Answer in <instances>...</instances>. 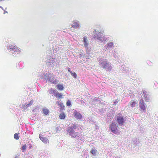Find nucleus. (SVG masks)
Listing matches in <instances>:
<instances>
[{
	"instance_id": "1",
	"label": "nucleus",
	"mask_w": 158,
	"mask_h": 158,
	"mask_svg": "<svg viewBox=\"0 0 158 158\" xmlns=\"http://www.w3.org/2000/svg\"><path fill=\"white\" fill-rule=\"evenodd\" d=\"M98 61L99 65L100 68L105 69L106 70L110 71L113 69V67L111 64L109 62L107 59L102 58H98Z\"/></svg>"
},
{
	"instance_id": "2",
	"label": "nucleus",
	"mask_w": 158,
	"mask_h": 158,
	"mask_svg": "<svg viewBox=\"0 0 158 158\" xmlns=\"http://www.w3.org/2000/svg\"><path fill=\"white\" fill-rule=\"evenodd\" d=\"M93 38L95 40L101 43L104 42L107 40L106 37L102 35L100 32H98L97 34L94 35Z\"/></svg>"
},
{
	"instance_id": "3",
	"label": "nucleus",
	"mask_w": 158,
	"mask_h": 158,
	"mask_svg": "<svg viewBox=\"0 0 158 158\" xmlns=\"http://www.w3.org/2000/svg\"><path fill=\"white\" fill-rule=\"evenodd\" d=\"M7 48L9 52L12 51L16 53H19L21 52L17 46L11 44L8 45Z\"/></svg>"
},
{
	"instance_id": "4",
	"label": "nucleus",
	"mask_w": 158,
	"mask_h": 158,
	"mask_svg": "<svg viewBox=\"0 0 158 158\" xmlns=\"http://www.w3.org/2000/svg\"><path fill=\"white\" fill-rule=\"evenodd\" d=\"M117 127L116 123L115 122L113 123L110 125V130L113 133L118 135L119 134V132Z\"/></svg>"
},
{
	"instance_id": "5",
	"label": "nucleus",
	"mask_w": 158,
	"mask_h": 158,
	"mask_svg": "<svg viewBox=\"0 0 158 158\" xmlns=\"http://www.w3.org/2000/svg\"><path fill=\"white\" fill-rule=\"evenodd\" d=\"M67 131L69 135L72 138H75L77 137V133L71 129V128H70L69 129L67 128Z\"/></svg>"
},
{
	"instance_id": "6",
	"label": "nucleus",
	"mask_w": 158,
	"mask_h": 158,
	"mask_svg": "<svg viewBox=\"0 0 158 158\" xmlns=\"http://www.w3.org/2000/svg\"><path fill=\"white\" fill-rule=\"evenodd\" d=\"M139 106L141 110H142V112H145L146 110V105L144 103L143 100L142 99H140L139 102Z\"/></svg>"
},
{
	"instance_id": "7",
	"label": "nucleus",
	"mask_w": 158,
	"mask_h": 158,
	"mask_svg": "<svg viewBox=\"0 0 158 158\" xmlns=\"http://www.w3.org/2000/svg\"><path fill=\"white\" fill-rule=\"evenodd\" d=\"M143 93V97L144 99L146 102H148L150 100V95L146 91L143 89L142 90Z\"/></svg>"
},
{
	"instance_id": "8",
	"label": "nucleus",
	"mask_w": 158,
	"mask_h": 158,
	"mask_svg": "<svg viewBox=\"0 0 158 158\" xmlns=\"http://www.w3.org/2000/svg\"><path fill=\"white\" fill-rule=\"evenodd\" d=\"M73 24L72 27L75 29H79L80 28V23L77 20H74L73 22Z\"/></svg>"
},
{
	"instance_id": "9",
	"label": "nucleus",
	"mask_w": 158,
	"mask_h": 158,
	"mask_svg": "<svg viewBox=\"0 0 158 158\" xmlns=\"http://www.w3.org/2000/svg\"><path fill=\"white\" fill-rule=\"evenodd\" d=\"M117 121L119 126H122L124 123V119L122 116H118Z\"/></svg>"
},
{
	"instance_id": "10",
	"label": "nucleus",
	"mask_w": 158,
	"mask_h": 158,
	"mask_svg": "<svg viewBox=\"0 0 158 158\" xmlns=\"http://www.w3.org/2000/svg\"><path fill=\"white\" fill-rule=\"evenodd\" d=\"M74 117L78 119H81L82 118V115L79 112L75 110L73 113Z\"/></svg>"
},
{
	"instance_id": "11",
	"label": "nucleus",
	"mask_w": 158,
	"mask_h": 158,
	"mask_svg": "<svg viewBox=\"0 0 158 158\" xmlns=\"http://www.w3.org/2000/svg\"><path fill=\"white\" fill-rule=\"evenodd\" d=\"M34 101L33 100H31L29 103H25L22 106V108L24 110H25L29 106H31L34 103Z\"/></svg>"
},
{
	"instance_id": "12",
	"label": "nucleus",
	"mask_w": 158,
	"mask_h": 158,
	"mask_svg": "<svg viewBox=\"0 0 158 158\" xmlns=\"http://www.w3.org/2000/svg\"><path fill=\"white\" fill-rule=\"evenodd\" d=\"M42 135L41 134H40L39 135V137L40 140L44 143L48 144L49 143V141L45 137H43Z\"/></svg>"
},
{
	"instance_id": "13",
	"label": "nucleus",
	"mask_w": 158,
	"mask_h": 158,
	"mask_svg": "<svg viewBox=\"0 0 158 158\" xmlns=\"http://www.w3.org/2000/svg\"><path fill=\"white\" fill-rule=\"evenodd\" d=\"M114 43L113 42L109 41L105 47V48L107 49L110 48H112L114 47Z\"/></svg>"
},
{
	"instance_id": "14",
	"label": "nucleus",
	"mask_w": 158,
	"mask_h": 158,
	"mask_svg": "<svg viewBox=\"0 0 158 158\" xmlns=\"http://www.w3.org/2000/svg\"><path fill=\"white\" fill-rule=\"evenodd\" d=\"M50 74V73H46L44 74H41L40 75V76L42 77V78L44 80H46V81H48V78L49 77Z\"/></svg>"
},
{
	"instance_id": "15",
	"label": "nucleus",
	"mask_w": 158,
	"mask_h": 158,
	"mask_svg": "<svg viewBox=\"0 0 158 158\" xmlns=\"http://www.w3.org/2000/svg\"><path fill=\"white\" fill-rule=\"evenodd\" d=\"M48 81H50L53 84H56L57 82V81H56V80H55V79L54 78L52 77V75L50 73V74L49 77L48 78Z\"/></svg>"
},
{
	"instance_id": "16",
	"label": "nucleus",
	"mask_w": 158,
	"mask_h": 158,
	"mask_svg": "<svg viewBox=\"0 0 158 158\" xmlns=\"http://www.w3.org/2000/svg\"><path fill=\"white\" fill-rule=\"evenodd\" d=\"M83 42H84V47L86 48H87V49H89L88 45V40L85 37H84L83 38Z\"/></svg>"
},
{
	"instance_id": "17",
	"label": "nucleus",
	"mask_w": 158,
	"mask_h": 158,
	"mask_svg": "<svg viewBox=\"0 0 158 158\" xmlns=\"http://www.w3.org/2000/svg\"><path fill=\"white\" fill-rule=\"evenodd\" d=\"M49 93L52 94L55 96L56 94L58 93V92L56 89H52L49 90Z\"/></svg>"
},
{
	"instance_id": "18",
	"label": "nucleus",
	"mask_w": 158,
	"mask_h": 158,
	"mask_svg": "<svg viewBox=\"0 0 158 158\" xmlns=\"http://www.w3.org/2000/svg\"><path fill=\"white\" fill-rule=\"evenodd\" d=\"M43 113L45 115H47L48 114L49 110L46 108H44L42 110Z\"/></svg>"
},
{
	"instance_id": "19",
	"label": "nucleus",
	"mask_w": 158,
	"mask_h": 158,
	"mask_svg": "<svg viewBox=\"0 0 158 158\" xmlns=\"http://www.w3.org/2000/svg\"><path fill=\"white\" fill-rule=\"evenodd\" d=\"M129 103L131 106L134 107L135 106V105L137 104V102L136 101L132 100Z\"/></svg>"
},
{
	"instance_id": "20",
	"label": "nucleus",
	"mask_w": 158,
	"mask_h": 158,
	"mask_svg": "<svg viewBox=\"0 0 158 158\" xmlns=\"http://www.w3.org/2000/svg\"><path fill=\"white\" fill-rule=\"evenodd\" d=\"M97 151L95 148H92L90 151V153L94 156H95L96 155Z\"/></svg>"
},
{
	"instance_id": "21",
	"label": "nucleus",
	"mask_w": 158,
	"mask_h": 158,
	"mask_svg": "<svg viewBox=\"0 0 158 158\" xmlns=\"http://www.w3.org/2000/svg\"><path fill=\"white\" fill-rule=\"evenodd\" d=\"M77 125L75 124H73L72 125L69 127L67 129H69L70 128H71L72 130H74V129H75L77 128Z\"/></svg>"
},
{
	"instance_id": "22",
	"label": "nucleus",
	"mask_w": 158,
	"mask_h": 158,
	"mask_svg": "<svg viewBox=\"0 0 158 158\" xmlns=\"http://www.w3.org/2000/svg\"><path fill=\"white\" fill-rule=\"evenodd\" d=\"M56 102L58 105L60 106L61 108H64V106L63 105V104L60 101H57Z\"/></svg>"
},
{
	"instance_id": "23",
	"label": "nucleus",
	"mask_w": 158,
	"mask_h": 158,
	"mask_svg": "<svg viewBox=\"0 0 158 158\" xmlns=\"http://www.w3.org/2000/svg\"><path fill=\"white\" fill-rule=\"evenodd\" d=\"M57 88L60 90H62L64 89V87L63 85L60 84H58L56 85Z\"/></svg>"
},
{
	"instance_id": "24",
	"label": "nucleus",
	"mask_w": 158,
	"mask_h": 158,
	"mask_svg": "<svg viewBox=\"0 0 158 158\" xmlns=\"http://www.w3.org/2000/svg\"><path fill=\"white\" fill-rule=\"evenodd\" d=\"M65 117V115L64 113H61L59 115V118L61 119H64Z\"/></svg>"
},
{
	"instance_id": "25",
	"label": "nucleus",
	"mask_w": 158,
	"mask_h": 158,
	"mask_svg": "<svg viewBox=\"0 0 158 158\" xmlns=\"http://www.w3.org/2000/svg\"><path fill=\"white\" fill-rule=\"evenodd\" d=\"M56 97L59 98H63V95L61 93H59L58 92L56 94Z\"/></svg>"
},
{
	"instance_id": "26",
	"label": "nucleus",
	"mask_w": 158,
	"mask_h": 158,
	"mask_svg": "<svg viewBox=\"0 0 158 158\" xmlns=\"http://www.w3.org/2000/svg\"><path fill=\"white\" fill-rule=\"evenodd\" d=\"M111 54L114 57V58H115L116 60H118V57L116 54V53L115 52V51H114V52H112Z\"/></svg>"
},
{
	"instance_id": "27",
	"label": "nucleus",
	"mask_w": 158,
	"mask_h": 158,
	"mask_svg": "<svg viewBox=\"0 0 158 158\" xmlns=\"http://www.w3.org/2000/svg\"><path fill=\"white\" fill-rule=\"evenodd\" d=\"M82 156L83 158H87L88 155L87 154H85V152H82Z\"/></svg>"
},
{
	"instance_id": "28",
	"label": "nucleus",
	"mask_w": 158,
	"mask_h": 158,
	"mask_svg": "<svg viewBox=\"0 0 158 158\" xmlns=\"http://www.w3.org/2000/svg\"><path fill=\"white\" fill-rule=\"evenodd\" d=\"M71 75L75 78H76L77 77V75L76 73L73 72L72 71H71Z\"/></svg>"
},
{
	"instance_id": "29",
	"label": "nucleus",
	"mask_w": 158,
	"mask_h": 158,
	"mask_svg": "<svg viewBox=\"0 0 158 158\" xmlns=\"http://www.w3.org/2000/svg\"><path fill=\"white\" fill-rule=\"evenodd\" d=\"M53 59H52V60H51L48 61L47 62V63H50V64H49V65H50V66H52V65L53 64Z\"/></svg>"
},
{
	"instance_id": "30",
	"label": "nucleus",
	"mask_w": 158,
	"mask_h": 158,
	"mask_svg": "<svg viewBox=\"0 0 158 158\" xmlns=\"http://www.w3.org/2000/svg\"><path fill=\"white\" fill-rule=\"evenodd\" d=\"M14 138L16 139H19V135L17 133H15L14 135Z\"/></svg>"
},
{
	"instance_id": "31",
	"label": "nucleus",
	"mask_w": 158,
	"mask_h": 158,
	"mask_svg": "<svg viewBox=\"0 0 158 158\" xmlns=\"http://www.w3.org/2000/svg\"><path fill=\"white\" fill-rule=\"evenodd\" d=\"M26 145L25 144L21 148V150L22 151H24L26 149Z\"/></svg>"
},
{
	"instance_id": "32",
	"label": "nucleus",
	"mask_w": 158,
	"mask_h": 158,
	"mask_svg": "<svg viewBox=\"0 0 158 158\" xmlns=\"http://www.w3.org/2000/svg\"><path fill=\"white\" fill-rule=\"evenodd\" d=\"M66 104L68 106H70L71 105V102L69 100H68L67 101V102L66 103Z\"/></svg>"
},
{
	"instance_id": "33",
	"label": "nucleus",
	"mask_w": 158,
	"mask_h": 158,
	"mask_svg": "<svg viewBox=\"0 0 158 158\" xmlns=\"http://www.w3.org/2000/svg\"><path fill=\"white\" fill-rule=\"evenodd\" d=\"M39 108L37 107H36V108L33 110V111L35 112H38L39 111Z\"/></svg>"
},
{
	"instance_id": "34",
	"label": "nucleus",
	"mask_w": 158,
	"mask_h": 158,
	"mask_svg": "<svg viewBox=\"0 0 158 158\" xmlns=\"http://www.w3.org/2000/svg\"><path fill=\"white\" fill-rule=\"evenodd\" d=\"M99 32L97 31L96 30H94L93 31V33L94 34H97V33L98 32Z\"/></svg>"
},
{
	"instance_id": "35",
	"label": "nucleus",
	"mask_w": 158,
	"mask_h": 158,
	"mask_svg": "<svg viewBox=\"0 0 158 158\" xmlns=\"http://www.w3.org/2000/svg\"><path fill=\"white\" fill-rule=\"evenodd\" d=\"M78 137L79 138H78V139L79 140H81L82 139L80 135H79V136H78Z\"/></svg>"
},
{
	"instance_id": "36",
	"label": "nucleus",
	"mask_w": 158,
	"mask_h": 158,
	"mask_svg": "<svg viewBox=\"0 0 158 158\" xmlns=\"http://www.w3.org/2000/svg\"><path fill=\"white\" fill-rule=\"evenodd\" d=\"M27 158H31V156L30 155H28L27 156Z\"/></svg>"
},
{
	"instance_id": "37",
	"label": "nucleus",
	"mask_w": 158,
	"mask_h": 158,
	"mask_svg": "<svg viewBox=\"0 0 158 158\" xmlns=\"http://www.w3.org/2000/svg\"><path fill=\"white\" fill-rule=\"evenodd\" d=\"M68 71L70 72L71 73V71L70 68L68 69Z\"/></svg>"
},
{
	"instance_id": "38",
	"label": "nucleus",
	"mask_w": 158,
	"mask_h": 158,
	"mask_svg": "<svg viewBox=\"0 0 158 158\" xmlns=\"http://www.w3.org/2000/svg\"><path fill=\"white\" fill-rule=\"evenodd\" d=\"M15 158H19V156H15Z\"/></svg>"
},
{
	"instance_id": "39",
	"label": "nucleus",
	"mask_w": 158,
	"mask_h": 158,
	"mask_svg": "<svg viewBox=\"0 0 158 158\" xmlns=\"http://www.w3.org/2000/svg\"><path fill=\"white\" fill-rule=\"evenodd\" d=\"M0 8H2V10H3V7H2L1 6H0Z\"/></svg>"
},
{
	"instance_id": "40",
	"label": "nucleus",
	"mask_w": 158,
	"mask_h": 158,
	"mask_svg": "<svg viewBox=\"0 0 158 158\" xmlns=\"http://www.w3.org/2000/svg\"><path fill=\"white\" fill-rule=\"evenodd\" d=\"M5 13H7V11H4V14H5Z\"/></svg>"
},
{
	"instance_id": "41",
	"label": "nucleus",
	"mask_w": 158,
	"mask_h": 158,
	"mask_svg": "<svg viewBox=\"0 0 158 158\" xmlns=\"http://www.w3.org/2000/svg\"><path fill=\"white\" fill-rule=\"evenodd\" d=\"M86 52L89 53V52H88V51L86 50Z\"/></svg>"
}]
</instances>
